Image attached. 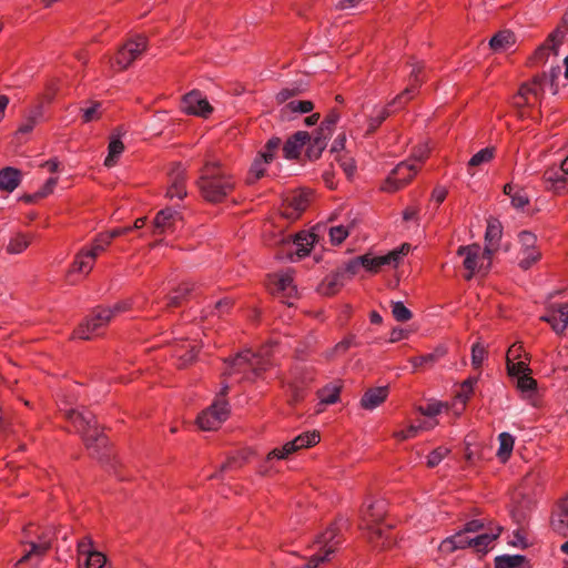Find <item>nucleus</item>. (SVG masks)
Wrapping results in <instances>:
<instances>
[{
    "label": "nucleus",
    "mask_w": 568,
    "mask_h": 568,
    "mask_svg": "<svg viewBox=\"0 0 568 568\" xmlns=\"http://www.w3.org/2000/svg\"><path fill=\"white\" fill-rule=\"evenodd\" d=\"M101 103L100 102H92L89 106L82 108V120L84 123H89L92 121H95L100 119L101 116Z\"/></svg>",
    "instance_id": "56"
},
{
    "label": "nucleus",
    "mask_w": 568,
    "mask_h": 568,
    "mask_svg": "<svg viewBox=\"0 0 568 568\" xmlns=\"http://www.w3.org/2000/svg\"><path fill=\"white\" fill-rule=\"evenodd\" d=\"M55 536V529L52 526L27 525L22 529L20 540L22 556L16 566L22 568L24 565H29L30 568H38L47 552L51 549Z\"/></svg>",
    "instance_id": "1"
},
{
    "label": "nucleus",
    "mask_w": 568,
    "mask_h": 568,
    "mask_svg": "<svg viewBox=\"0 0 568 568\" xmlns=\"http://www.w3.org/2000/svg\"><path fill=\"white\" fill-rule=\"evenodd\" d=\"M540 320L548 323L557 334L564 333L568 327V304L551 305Z\"/></svg>",
    "instance_id": "18"
},
{
    "label": "nucleus",
    "mask_w": 568,
    "mask_h": 568,
    "mask_svg": "<svg viewBox=\"0 0 568 568\" xmlns=\"http://www.w3.org/2000/svg\"><path fill=\"white\" fill-rule=\"evenodd\" d=\"M457 255L463 257V266L468 272L466 280L474 275H485L491 266L493 255L484 250L479 244H469L460 246Z\"/></svg>",
    "instance_id": "8"
},
{
    "label": "nucleus",
    "mask_w": 568,
    "mask_h": 568,
    "mask_svg": "<svg viewBox=\"0 0 568 568\" xmlns=\"http://www.w3.org/2000/svg\"><path fill=\"white\" fill-rule=\"evenodd\" d=\"M561 68H551L549 74L535 77L530 82L524 83L513 99L517 109L535 108L541 103L542 97L547 90L552 94L557 93L556 79L560 75Z\"/></svg>",
    "instance_id": "3"
},
{
    "label": "nucleus",
    "mask_w": 568,
    "mask_h": 568,
    "mask_svg": "<svg viewBox=\"0 0 568 568\" xmlns=\"http://www.w3.org/2000/svg\"><path fill=\"white\" fill-rule=\"evenodd\" d=\"M338 120L339 114L336 111H332L322 122L320 130L317 132H320L321 134H327V136H329L332 126H334L338 122Z\"/></svg>",
    "instance_id": "62"
},
{
    "label": "nucleus",
    "mask_w": 568,
    "mask_h": 568,
    "mask_svg": "<svg viewBox=\"0 0 568 568\" xmlns=\"http://www.w3.org/2000/svg\"><path fill=\"white\" fill-rule=\"evenodd\" d=\"M477 383L478 377H468L466 381H464L459 387V390L456 394L457 400L465 405L473 395L474 388L477 385Z\"/></svg>",
    "instance_id": "46"
},
{
    "label": "nucleus",
    "mask_w": 568,
    "mask_h": 568,
    "mask_svg": "<svg viewBox=\"0 0 568 568\" xmlns=\"http://www.w3.org/2000/svg\"><path fill=\"white\" fill-rule=\"evenodd\" d=\"M32 240H33L32 234H27V233H21V232L16 233L14 235H12L10 237L6 250L9 254H20L24 250H27V247L30 245Z\"/></svg>",
    "instance_id": "37"
},
{
    "label": "nucleus",
    "mask_w": 568,
    "mask_h": 568,
    "mask_svg": "<svg viewBox=\"0 0 568 568\" xmlns=\"http://www.w3.org/2000/svg\"><path fill=\"white\" fill-rule=\"evenodd\" d=\"M528 357L521 344L514 343L506 354V368L507 373H523L529 371Z\"/></svg>",
    "instance_id": "22"
},
{
    "label": "nucleus",
    "mask_w": 568,
    "mask_h": 568,
    "mask_svg": "<svg viewBox=\"0 0 568 568\" xmlns=\"http://www.w3.org/2000/svg\"><path fill=\"white\" fill-rule=\"evenodd\" d=\"M498 442H499V447L497 450V457L501 462H506L513 453L515 438L513 435L505 432V433L499 434Z\"/></svg>",
    "instance_id": "43"
},
{
    "label": "nucleus",
    "mask_w": 568,
    "mask_h": 568,
    "mask_svg": "<svg viewBox=\"0 0 568 568\" xmlns=\"http://www.w3.org/2000/svg\"><path fill=\"white\" fill-rule=\"evenodd\" d=\"M551 527L556 532L568 536V499L561 503L558 514L552 517Z\"/></svg>",
    "instance_id": "39"
},
{
    "label": "nucleus",
    "mask_w": 568,
    "mask_h": 568,
    "mask_svg": "<svg viewBox=\"0 0 568 568\" xmlns=\"http://www.w3.org/2000/svg\"><path fill=\"white\" fill-rule=\"evenodd\" d=\"M446 354V348L444 346L437 347L434 352L417 356L410 359L413 367L416 369L424 365H433L437 361H439Z\"/></svg>",
    "instance_id": "44"
},
{
    "label": "nucleus",
    "mask_w": 568,
    "mask_h": 568,
    "mask_svg": "<svg viewBox=\"0 0 568 568\" xmlns=\"http://www.w3.org/2000/svg\"><path fill=\"white\" fill-rule=\"evenodd\" d=\"M313 106L314 105L311 101L293 100L284 106L283 111L292 113H308L313 110Z\"/></svg>",
    "instance_id": "53"
},
{
    "label": "nucleus",
    "mask_w": 568,
    "mask_h": 568,
    "mask_svg": "<svg viewBox=\"0 0 568 568\" xmlns=\"http://www.w3.org/2000/svg\"><path fill=\"white\" fill-rule=\"evenodd\" d=\"M487 357L486 347L477 342L471 347V365L474 368H479Z\"/></svg>",
    "instance_id": "54"
},
{
    "label": "nucleus",
    "mask_w": 568,
    "mask_h": 568,
    "mask_svg": "<svg viewBox=\"0 0 568 568\" xmlns=\"http://www.w3.org/2000/svg\"><path fill=\"white\" fill-rule=\"evenodd\" d=\"M495 568H529L520 555H503L495 558Z\"/></svg>",
    "instance_id": "40"
},
{
    "label": "nucleus",
    "mask_w": 568,
    "mask_h": 568,
    "mask_svg": "<svg viewBox=\"0 0 568 568\" xmlns=\"http://www.w3.org/2000/svg\"><path fill=\"white\" fill-rule=\"evenodd\" d=\"M285 201L286 203L282 209V215L288 220H295L308 206L311 201V193L304 191L295 192L291 194Z\"/></svg>",
    "instance_id": "19"
},
{
    "label": "nucleus",
    "mask_w": 568,
    "mask_h": 568,
    "mask_svg": "<svg viewBox=\"0 0 568 568\" xmlns=\"http://www.w3.org/2000/svg\"><path fill=\"white\" fill-rule=\"evenodd\" d=\"M98 550L93 549L92 540L89 537H84L78 542V560L79 566H82V560Z\"/></svg>",
    "instance_id": "58"
},
{
    "label": "nucleus",
    "mask_w": 568,
    "mask_h": 568,
    "mask_svg": "<svg viewBox=\"0 0 568 568\" xmlns=\"http://www.w3.org/2000/svg\"><path fill=\"white\" fill-rule=\"evenodd\" d=\"M418 436L415 424H409L406 428L395 430L393 437L399 442L408 440Z\"/></svg>",
    "instance_id": "60"
},
{
    "label": "nucleus",
    "mask_w": 568,
    "mask_h": 568,
    "mask_svg": "<svg viewBox=\"0 0 568 568\" xmlns=\"http://www.w3.org/2000/svg\"><path fill=\"white\" fill-rule=\"evenodd\" d=\"M449 453L447 447L440 446L434 449L427 457V466L435 467L437 466Z\"/></svg>",
    "instance_id": "61"
},
{
    "label": "nucleus",
    "mask_w": 568,
    "mask_h": 568,
    "mask_svg": "<svg viewBox=\"0 0 568 568\" xmlns=\"http://www.w3.org/2000/svg\"><path fill=\"white\" fill-rule=\"evenodd\" d=\"M271 162H272V160H268L266 156H262V154L258 153L248 170L247 178H246L247 183L254 184L256 181H258L261 178H263L266 172V166Z\"/></svg>",
    "instance_id": "36"
},
{
    "label": "nucleus",
    "mask_w": 568,
    "mask_h": 568,
    "mask_svg": "<svg viewBox=\"0 0 568 568\" xmlns=\"http://www.w3.org/2000/svg\"><path fill=\"white\" fill-rule=\"evenodd\" d=\"M146 49V39L143 36H136L123 44L114 57L111 67L116 70L129 68Z\"/></svg>",
    "instance_id": "13"
},
{
    "label": "nucleus",
    "mask_w": 568,
    "mask_h": 568,
    "mask_svg": "<svg viewBox=\"0 0 568 568\" xmlns=\"http://www.w3.org/2000/svg\"><path fill=\"white\" fill-rule=\"evenodd\" d=\"M65 417L74 425L78 433H80L85 442L88 448L105 447L106 438L99 430L94 416L85 408L67 409Z\"/></svg>",
    "instance_id": "6"
},
{
    "label": "nucleus",
    "mask_w": 568,
    "mask_h": 568,
    "mask_svg": "<svg viewBox=\"0 0 568 568\" xmlns=\"http://www.w3.org/2000/svg\"><path fill=\"white\" fill-rule=\"evenodd\" d=\"M349 234V227L345 225H336L329 229L328 235L333 244H341Z\"/></svg>",
    "instance_id": "57"
},
{
    "label": "nucleus",
    "mask_w": 568,
    "mask_h": 568,
    "mask_svg": "<svg viewBox=\"0 0 568 568\" xmlns=\"http://www.w3.org/2000/svg\"><path fill=\"white\" fill-rule=\"evenodd\" d=\"M518 265L523 270H528L541 257V252L537 246V236L531 232L523 231L518 234Z\"/></svg>",
    "instance_id": "12"
},
{
    "label": "nucleus",
    "mask_w": 568,
    "mask_h": 568,
    "mask_svg": "<svg viewBox=\"0 0 568 568\" xmlns=\"http://www.w3.org/2000/svg\"><path fill=\"white\" fill-rule=\"evenodd\" d=\"M105 565L106 557L102 552L97 551L94 554L87 556L82 560V566H80V568H104Z\"/></svg>",
    "instance_id": "51"
},
{
    "label": "nucleus",
    "mask_w": 568,
    "mask_h": 568,
    "mask_svg": "<svg viewBox=\"0 0 568 568\" xmlns=\"http://www.w3.org/2000/svg\"><path fill=\"white\" fill-rule=\"evenodd\" d=\"M138 300H139V297L126 298V300L115 303L111 307H103V310L111 311L112 320H113L119 314L130 311L138 303Z\"/></svg>",
    "instance_id": "50"
},
{
    "label": "nucleus",
    "mask_w": 568,
    "mask_h": 568,
    "mask_svg": "<svg viewBox=\"0 0 568 568\" xmlns=\"http://www.w3.org/2000/svg\"><path fill=\"white\" fill-rule=\"evenodd\" d=\"M21 181L20 171L14 168H6L0 171V189L7 192L14 191Z\"/></svg>",
    "instance_id": "34"
},
{
    "label": "nucleus",
    "mask_w": 568,
    "mask_h": 568,
    "mask_svg": "<svg viewBox=\"0 0 568 568\" xmlns=\"http://www.w3.org/2000/svg\"><path fill=\"white\" fill-rule=\"evenodd\" d=\"M389 115L387 106H381L374 110V114L369 119V131L377 129L382 122Z\"/></svg>",
    "instance_id": "59"
},
{
    "label": "nucleus",
    "mask_w": 568,
    "mask_h": 568,
    "mask_svg": "<svg viewBox=\"0 0 568 568\" xmlns=\"http://www.w3.org/2000/svg\"><path fill=\"white\" fill-rule=\"evenodd\" d=\"M494 154H495L494 148L481 149L480 151H478L470 158L468 165L469 166H479L481 164L488 163L493 160Z\"/></svg>",
    "instance_id": "48"
},
{
    "label": "nucleus",
    "mask_w": 568,
    "mask_h": 568,
    "mask_svg": "<svg viewBox=\"0 0 568 568\" xmlns=\"http://www.w3.org/2000/svg\"><path fill=\"white\" fill-rule=\"evenodd\" d=\"M392 314L394 318L398 322H407L412 318V312L404 305L403 302H392Z\"/></svg>",
    "instance_id": "52"
},
{
    "label": "nucleus",
    "mask_w": 568,
    "mask_h": 568,
    "mask_svg": "<svg viewBox=\"0 0 568 568\" xmlns=\"http://www.w3.org/2000/svg\"><path fill=\"white\" fill-rule=\"evenodd\" d=\"M388 396V387L381 386L367 389L361 399V406L364 409L373 410L386 400Z\"/></svg>",
    "instance_id": "29"
},
{
    "label": "nucleus",
    "mask_w": 568,
    "mask_h": 568,
    "mask_svg": "<svg viewBox=\"0 0 568 568\" xmlns=\"http://www.w3.org/2000/svg\"><path fill=\"white\" fill-rule=\"evenodd\" d=\"M185 195V170L178 164L170 173V185L166 191V196L170 199H183Z\"/></svg>",
    "instance_id": "25"
},
{
    "label": "nucleus",
    "mask_w": 568,
    "mask_h": 568,
    "mask_svg": "<svg viewBox=\"0 0 568 568\" xmlns=\"http://www.w3.org/2000/svg\"><path fill=\"white\" fill-rule=\"evenodd\" d=\"M171 347L172 355L178 359V365L184 367L194 361L199 346L195 341L179 339Z\"/></svg>",
    "instance_id": "23"
},
{
    "label": "nucleus",
    "mask_w": 568,
    "mask_h": 568,
    "mask_svg": "<svg viewBox=\"0 0 568 568\" xmlns=\"http://www.w3.org/2000/svg\"><path fill=\"white\" fill-rule=\"evenodd\" d=\"M43 108L39 104L34 110H32L20 124L18 132L19 133H29L31 132L40 118L42 116Z\"/></svg>",
    "instance_id": "45"
},
{
    "label": "nucleus",
    "mask_w": 568,
    "mask_h": 568,
    "mask_svg": "<svg viewBox=\"0 0 568 568\" xmlns=\"http://www.w3.org/2000/svg\"><path fill=\"white\" fill-rule=\"evenodd\" d=\"M328 136L327 134H321L317 132L312 139L307 142H310L307 149H306V155L311 160H316L321 156L323 150L326 148V141Z\"/></svg>",
    "instance_id": "41"
},
{
    "label": "nucleus",
    "mask_w": 568,
    "mask_h": 568,
    "mask_svg": "<svg viewBox=\"0 0 568 568\" xmlns=\"http://www.w3.org/2000/svg\"><path fill=\"white\" fill-rule=\"evenodd\" d=\"M192 291L190 283H183L178 291L168 296V306L175 307L180 305L182 298Z\"/></svg>",
    "instance_id": "55"
},
{
    "label": "nucleus",
    "mask_w": 568,
    "mask_h": 568,
    "mask_svg": "<svg viewBox=\"0 0 568 568\" xmlns=\"http://www.w3.org/2000/svg\"><path fill=\"white\" fill-rule=\"evenodd\" d=\"M566 33L567 29L561 27L551 32L546 42L536 49L530 58V62L532 64H540L546 61L550 54L557 55Z\"/></svg>",
    "instance_id": "15"
},
{
    "label": "nucleus",
    "mask_w": 568,
    "mask_h": 568,
    "mask_svg": "<svg viewBox=\"0 0 568 568\" xmlns=\"http://www.w3.org/2000/svg\"><path fill=\"white\" fill-rule=\"evenodd\" d=\"M544 178L546 181L551 182V183H565V181H566V175L561 171L560 168H558V169L552 168V169L546 170L544 173Z\"/></svg>",
    "instance_id": "64"
},
{
    "label": "nucleus",
    "mask_w": 568,
    "mask_h": 568,
    "mask_svg": "<svg viewBox=\"0 0 568 568\" xmlns=\"http://www.w3.org/2000/svg\"><path fill=\"white\" fill-rule=\"evenodd\" d=\"M386 513L384 500H367L361 510V528L366 531L368 540L374 544L376 548H385L388 545V536H385V530L382 528V521Z\"/></svg>",
    "instance_id": "5"
},
{
    "label": "nucleus",
    "mask_w": 568,
    "mask_h": 568,
    "mask_svg": "<svg viewBox=\"0 0 568 568\" xmlns=\"http://www.w3.org/2000/svg\"><path fill=\"white\" fill-rule=\"evenodd\" d=\"M320 434L317 432H307L298 435L293 440H290L293 453L302 448L312 447L320 442Z\"/></svg>",
    "instance_id": "42"
},
{
    "label": "nucleus",
    "mask_w": 568,
    "mask_h": 568,
    "mask_svg": "<svg viewBox=\"0 0 568 568\" xmlns=\"http://www.w3.org/2000/svg\"><path fill=\"white\" fill-rule=\"evenodd\" d=\"M417 172L418 166L415 163L403 161L388 174L382 185V190L388 193L396 192L407 185Z\"/></svg>",
    "instance_id": "11"
},
{
    "label": "nucleus",
    "mask_w": 568,
    "mask_h": 568,
    "mask_svg": "<svg viewBox=\"0 0 568 568\" xmlns=\"http://www.w3.org/2000/svg\"><path fill=\"white\" fill-rule=\"evenodd\" d=\"M339 544L338 527L333 524L316 537L313 545L315 552L303 565H296L292 568H317L329 559Z\"/></svg>",
    "instance_id": "7"
},
{
    "label": "nucleus",
    "mask_w": 568,
    "mask_h": 568,
    "mask_svg": "<svg viewBox=\"0 0 568 568\" xmlns=\"http://www.w3.org/2000/svg\"><path fill=\"white\" fill-rule=\"evenodd\" d=\"M311 381L312 376L307 375L303 377L301 381H297V377H294V381H291L288 383V389L292 393L291 402L296 403L303 397L304 386Z\"/></svg>",
    "instance_id": "47"
},
{
    "label": "nucleus",
    "mask_w": 568,
    "mask_h": 568,
    "mask_svg": "<svg viewBox=\"0 0 568 568\" xmlns=\"http://www.w3.org/2000/svg\"><path fill=\"white\" fill-rule=\"evenodd\" d=\"M292 454H293L292 446L290 445L288 442L285 443L282 447H276V448L272 449L266 455L265 460L258 466V469H257L258 474H261L262 476L268 475V473L271 470L270 463L272 460H274V459L282 460V459L287 458Z\"/></svg>",
    "instance_id": "32"
},
{
    "label": "nucleus",
    "mask_w": 568,
    "mask_h": 568,
    "mask_svg": "<svg viewBox=\"0 0 568 568\" xmlns=\"http://www.w3.org/2000/svg\"><path fill=\"white\" fill-rule=\"evenodd\" d=\"M501 527L494 526L489 529V532H483L471 537V548L477 552H487L493 542L499 537Z\"/></svg>",
    "instance_id": "30"
},
{
    "label": "nucleus",
    "mask_w": 568,
    "mask_h": 568,
    "mask_svg": "<svg viewBox=\"0 0 568 568\" xmlns=\"http://www.w3.org/2000/svg\"><path fill=\"white\" fill-rule=\"evenodd\" d=\"M530 368L523 373H508V375L516 381V387L525 399H531L537 389V382L530 376Z\"/></svg>",
    "instance_id": "26"
},
{
    "label": "nucleus",
    "mask_w": 568,
    "mask_h": 568,
    "mask_svg": "<svg viewBox=\"0 0 568 568\" xmlns=\"http://www.w3.org/2000/svg\"><path fill=\"white\" fill-rule=\"evenodd\" d=\"M471 536L466 534L463 529L456 534L445 538L440 545L439 550L444 554H452L457 549H465L471 547Z\"/></svg>",
    "instance_id": "27"
},
{
    "label": "nucleus",
    "mask_w": 568,
    "mask_h": 568,
    "mask_svg": "<svg viewBox=\"0 0 568 568\" xmlns=\"http://www.w3.org/2000/svg\"><path fill=\"white\" fill-rule=\"evenodd\" d=\"M515 34L505 30L496 33L490 39L489 45L495 52H507L515 45Z\"/></svg>",
    "instance_id": "33"
},
{
    "label": "nucleus",
    "mask_w": 568,
    "mask_h": 568,
    "mask_svg": "<svg viewBox=\"0 0 568 568\" xmlns=\"http://www.w3.org/2000/svg\"><path fill=\"white\" fill-rule=\"evenodd\" d=\"M273 346L265 345L256 354L246 349L236 355L231 362L226 363L224 374L230 376L243 375L245 379H253L271 365L270 355Z\"/></svg>",
    "instance_id": "4"
},
{
    "label": "nucleus",
    "mask_w": 568,
    "mask_h": 568,
    "mask_svg": "<svg viewBox=\"0 0 568 568\" xmlns=\"http://www.w3.org/2000/svg\"><path fill=\"white\" fill-rule=\"evenodd\" d=\"M181 109L187 114L203 118H207L213 111L206 98L199 91L185 94L181 102Z\"/></svg>",
    "instance_id": "16"
},
{
    "label": "nucleus",
    "mask_w": 568,
    "mask_h": 568,
    "mask_svg": "<svg viewBox=\"0 0 568 568\" xmlns=\"http://www.w3.org/2000/svg\"><path fill=\"white\" fill-rule=\"evenodd\" d=\"M310 140V135L307 132H296L292 138H290L283 146V153L286 159H296L301 149Z\"/></svg>",
    "instance_id": "31"
},
{
    "label": "nucleus",
    "mask_w": 568,
    "mask_h": 568,
    "mask_svg": "<svg viewBox=\"0 0 568 568\" xmlns=\"http://www.w3.org/2000/svg\"><path fill=\"white\" fill-rule=\"evenodd\" d=\"M501 237V227L499 224L495 222H490L487 225L485 233V247L489 254L494 255V253L498 250L499 241Z\"/></svg>",
    "instance_id": "35"
},
{
    "label": "nucleus",
    "mask_w": 568,
    "mask_h": 568,
    "mask_svg": "<svg viewBox=\"0 0 568 568\" xmlns=\"http://www.w3.org/2000/svg\"><path fill=\"white\" fill-rule=\"evenodd\" d=\"M281 145V140L278 138H272L267 141L265 148L260 152L262 156H266L268 160H274L275 153Z\"/></svg>",
    "instance_id": "63"
},
{
    "label": "nucleus",
    "mask_w": 568,
    "mask_h": 568,
    "mask_svg": "<svg viewBox=\"0 0 568 568\" xmlns=\"http://www.w3.org/2000/svg\"><path fill=\"white\" fill-rule=\"evenodd\" d=\"M112 321L111 311H104L98 307L93 313L79 326L75 334L79 338L90 339L99 334V331Z\"/></svg>",
    "instance_id": "14"
},
{
    "label": "nucleus",
    "mask_w": 568,
    "mask_h": 568,
    "mask_svg": "<svg viewBox=\"0 0 568 568\" xmlns=\"http://www.w3.org/2000/svg\"><path fill=\"white\" fill-rule=\"evenodd\" d=\"M182 223L181 214L172 209L161 210L154 219V232L159 234L173 233Z\"/></svg>",
    "instance_id": "21"
},
{
    "label": "nucleus",
    "mask_w": 568,
    "mask_h": 568,
    "mask_svg": "<svg viewBox=\"0 0 568 568\" xmlns=\"http://www.w3.org/2000/svg\"><path fill=\"white\" fill-rule=\"evenodd\" d=\"M273 284L274 287H272V292L282 297L285 303L292 305L291 300L295 298L297 295L296 286L293 283V273L286 271L274 275Z\"/></svg>",
    "instance_id": "17"
},
{
    "label": "nucleus",
    "mask_w": 568,
    "mask_h": 568,
    "mask_svg": "<svg viewBox=\"0 0 568 568\" xmlns=\"http://www.w3.org/2000/svg\"><path fill=\"white\" fill-rule=\"evenodd\" d=\"M227 389L229 386L224 385L220 395L216 396L212 405L201 412L197 416L196 423L202 430H215L227 419L230 407L229 403L224 398Z\"/></svg>",
    "instance_id": "9"
},
{
    "label": "nucleus",
    "mask_w": 568,
    "mask_h": 568,
    "mask_svg": "<svg viewBox=\"0 0 568 568\" xmlns=\"http://www.w3.org/2000/svg\"><path fill=\"white\" fill-rule=\"evenodd\" d=\"M342 385L338 382H332L321 388L317 393L320 404L332 405L338 402Z\"/></svg>",
    "instance_id": "38"
},
{
    "label": "nucleus",
    "mask_w": 568,
    "mask_h": 568,
    "mask_svg": "<svg viewBox=\"0 0 568 568\" xmlns=\"http://www.w3.org/2000/svg\"><path fill=\"white\" fill-rule=\"evenodd\" d=\"M197 184L206 201L221 202L234 190L235 181L219 161H207Z\"/></svg>",
    "instance_id": "2"
},
{
    "label": "nucleus",
    "mask_w": 568,
    "mask_h": 568,
    "mask_svg": "<svg viewBox=\"0 0 568 568\" xmlns=\"http://www.w3.org/2000/svg\"><path fill=\"white\" fill-rule=\"evenodd\" d=\"M429 152L430 148L428 142L419 143L413 149L410 159L408 161L415 163V165L419 168V165L427 159Z\"/></svg>",
    "instance_id": "49"
},
{
    "label": "nucleus",
    "mask_w": 568,
    "mask_h": 568,
    "mask_svg": "<svg viewBox=\"0 0 568 568\" xmlns=\"http://www.w3.org/2000/svg\"><path fill=\"white\" fill-rule=\"evenodd\" d=\"M95 261L93 260V255L89 254L84 248H82L74 257V261L68 272V281L70 283H74L75 280L72 277L74 275L87 276L93 268Z\"/></svg>",
    "instance_id": "24"
},
{
    "label": "nucleus",
    "mask_w": 568,
    "mask_h": 568,
    "mask_svg": "<svg viewBox=\"0 0 568 568\" xmlns=\"http://www.w3.org/2000/svg\"><path fill=\"white\" fill-rule=\"evenodd\" d=\"M410 251V245L402 244L399 247L388 252L386 255L374 256L372 254L363 255V268L371 273H377L383 266L397 267Z\"/></svg>",
    "instance_id": "10"
},
{
    "label": "nucleus",
    "mask_w": 568,
    "mask_h": 568,
    "mask_svg": "<svg viewBox=\"0 0 568 568\" xmlns=\"http://www.w3.org/2000/svg\"><path fill=\"white\" fill-rule=\"evenodd\" d=\"M282 242L285 245H290L287 255L291 260H293V254L296 255L297 258H302L310 254L315 242V235L303 231L297 233L292 242L288 240H282Z\"/></svg>",
    "instance_id": "20"
},
{
    "label": "nucleus",
    "mask_w": 568,
    "mask_h": 568,
    "mask_svg": "<svg viewBox=\"0 0 568 568\" xmlns=\"http://www.w3.org/2000/svg\"><path fill=\"white\" fill-rule=\"evenodd\" d=\"M123 131L121 128L116 129L110 136L108 155L104 160V165L112 168L115 165L118 159L124 151V144L122 142Z\"/></svg>",
    "instance_id": "28"
}]
</instances>
